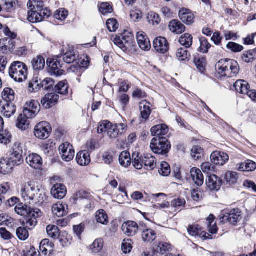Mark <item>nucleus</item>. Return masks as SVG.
<instances>
[{"instance_id": "obj_17", "label": "nucleus", "mask_w": 256, "mask_h": 256, "mask_svg": "<svg viewBox=\"0 0 256 256\" xmlns=\"http://www.w3.org/2000/svg\"><path fill=\"white\" fill-rule=\"evenodd\" d=\"M58 99L59 96L57 94H48L41 100V104L44 108H50L58 103Z\"/></svg>"}, {"instance_id": "obj_48", "label": "nucleus", "mask_w": 256, "mask_h": 256, "mask_svg": "<svg viewBox=\"0 0 256 256\" xmlns=\"http://www.w3.org/2000/svg\"><path fill=\"white\" fill-rule=\"evenodd\" d=\"M200 46L198 50L203 54H206L210 48L211 47L210 44L204 37L200 38Z\"/></svg>"}, {"instance_id": "obj_14", "label": "nucleus", "mask_w": 256, "mask_h": 256, "mask_svg": "<svg viewBox=\"0 0 256 256\" xmlns=\"http://www.w3.org/2000/svg\"><path fill=\"white\" fill-rule=\"evenodd\" d=\"M122 230L127 236H132L138 232V226L135 222L128 221L122 224Z\"/></svg>"}, {"instance_id": "obj_49", "label": "nucleus", "mask_w": 256, "mask_h": 256, "mask_svg": "<svg viewBox=\"0 0 256 256\" xmlns=\"http://www.w3.org/2000/svg\"><path fill=\"white\" fill-rule=\"evenodd\" d=\"M16 234L20 240H26L29 236L28 232L26 228L19 227L16 230Z\"/></svg>"}, {"instance_id": "obj_4", "label": "nucleus", "mask_w": 256, "mask_h": 256, "mask_svg": "<svg viewBox=\"0 0 256 256\" xmlns=\"http://www.w3.org/2000/svg\"><path fill=\"white\" fill-rule=\"evenodd\" d=\"M9 75L14 81L19 82H22L27 78V66L22 62H14L9 68Z\"/></svg>"}, {"instance_id": "obj_12", "label": "nucleus", "mask_w": 256, "mask_h": 256, "mask_svg": "<svg viewBox=\"0 0 256 256\" xmlns=\"http://www.w3.org/2000/svg\"><path fill=\"white\" fill-rule=\"evenodd\" d=\"M229 160L228 154L222 152H214L210 155V160L213 164L218 165H224Z\"/></svg>"}, {"instance_id": "obj_53", "label": "nucleus", "mask_w": 256, "mask_h": 256, "mask_svg": "<svg viewBox=\"0 0 256 256\" xmlns=\"http://www.w3.org/2000/svg\"><path fill=\"white\" fill-rule=\"evenodd\" d=\"M68 14V10L64 8H60L56 10L54 14V18L60 21H63L66 19Z\"/></svg>"}, {"instance_id": "obj_16", "label": "nucleus", "mask_w": 256, "mask_h": 256, "mask_svg": "<svg viewBox=\"0 0 256 256\" xmlns=\"http://www.w3.org/2000/svg\"><path fill=\"white\" fill-rule=\"evenodd\" d=\"M188 232L191 236L199 237L204 240L210 238V237H211V235L202 231L197 225L189 226L188 228Z\"/></svg>"}, {"instance_id": "obj_5", "label": "nucleus", "mask_w": 256, "mask_h": 256, "mask_svg": "<svg viewBox=\"0 0 256 256\" xmlns=\"http://www.w3.org/2000/svg\"><path fill=\"white\" fill-rule=\"evenodd\" d=\"M150 148L155 154L166 155L170 149L171 145L166 138H154L151 140Z\"/></svg>"}, {"instance_id": "obj_39", "label": "nucleus", "mask_w": 256, "mask_h": 256, "mask_svg": "<svg viewBox=\"0 0 256 256\" xmlns=\"http://www.w3.org/2000/svg\"><path fill=\"white\" fill-rule=\"evenodd\" d=\"M47 234L49 237L54 240L58 239L60 236L58 228L55 225H48L46 228Z\"/></svg>"}, {"instance_id": "obj_58", "label": "nucleus", "mask_w": 256, "mask_h": 256, "mask_svg": "<svg viewBox=\"0 0 256 256\" xmlns=\"http://www.w3.org/2000/svg\"><path fill=\"white\" fill-rule=\"evenodd\" d=\"M226 48L234 52H239L244 49L242 46L234 42H229L226 44Z\"/></svg>"}, {"instance_id": "obj_60", "label": "nucleus", "mask_w": 256, "mask_h": 256, "mask_svg": "<svg viewBox=\"0 0 256 256\" xmlns=\"http://www.w3.org/2000/svg\"><path fill=\"white\" fill-rule=\"evenodd\" d=\"M100 12L104 15L112 12V8L108 2H102L99 8Z\"/></svg>"}, {"instance_id": "obj_42", "label": "nucleus", "mask_w": 256, "mask_h": 256, "mask_svg": "<svg viewBox=\"0 0 256 256\" xmlns=\"http://www.w3.org/2000/svg\"><path fill=\"white\" fill-rule=\"evenodd\" d=\"M27 6L30 10L36 12H38L44 8V2L41 0H30Z\"/></svg>"}, {"instance_id": "obj_36", "label": "nucleus", "mask_w": 256, "mask_h": 256, "mask_svg": "<svg viewBox=\"0 0 256 256\" xmlns=\"http://www.w3.org/2000/svg\"><path fill=\"white\" fill-rule=\"evenodd\" d=\"M120 164L123 167L127 168L131 164L130 153L127 151L122 152L119 156Z\"/></svg>"}, {"instance_id": "obj_2", "label": "nucleus", "mask_w": 256, "mask_h": 256, "mask_svg": "<svg viewBox=\"0 0 256 256\" xmlns=\"http://www.w3.org/2000/svg\"><path fill=\"white\" fill-rule=\"evenodd\" d=\"M14 210L18 214L24 216V222L29 230H32L37 224V218L41 216L42 212L38 209H32L22 203L18 204Z\"/></svg>"}, {"instance_id": "obj_6", "label": "nucleus", "mask_w": 256, "mask_h": 256, "mask_svg": "<svg viewBox=\"0 0 256 256\" xmlns=\"http://www.w3.org/2000/svg\"><path fill=\"white\" fill-rule=\"evenodd\" d=\"M241 211L238 208L226 210L224 212L222 216H220L221 222H228L235 224L242 219Z\"/></svg>"}, {"instance_id": "obj_22", "label": "nucleus", "mask_w": 256, "mask_h": 256, "mask_svg": "<svg viewBox=\"0 0 256 256\" xmlns=\"http://www.w3.org/2000/svg\"><path fill=\"white\" fill-rule=\"evenodd\" d=\"M138 44L140 48L144 50H148L150 48V42L143 32H139L136 34Z\"/></svg>"}, {"instance_id": "obj_52", "label": "nucleus", "mask_w": 256, "mask_h": 256, "mask_svg": "<svg viewBox=\"0 0 256 256\" xmlns=\"http://www.w3.org/2000/svg\"><path fill=\"white\" fill-rule=\"evenodd\" d=\"M158 172L161 176H168L170 173V166L168 164L165 162H162L158 169Z\"/></svg>"}, {"instance_id": "obj_41", "label": "nucleus", "mask_w": 256, "mask_h": 256, "mask_svg": "<svg viewBox=\"0 0 256 256\" xmlns=\"http://www.w3.org/2000/svg\"><path fill=\"white\" fill-rule=\"evenodd\" d=\"M194 62L198 70L200 72H203L205 70L206 64L205 58L202 56H199L198 54L194 56Z\"/></svg>"}, {"instance_id": "obj_1", "label": "nucleus", "mask_w": 256, "mask_h": 256, "mask_svg": "<svg viewBox=\"0 0 256 256\" xmlns=\"http://www.w3.org/2000/svg\"><path fill=\"white\" fill-rule=\"evenodd\" d=\"M20 194L24 200L30 204H42L46 198L44 192L33 181L22 184Z\"/></svg>"}, {"instance_id": "obj_44", "label": "nucleus", "mask_w": 256, "mask_h": 256, "mask_svg": "<svg viewBox=\"0 0 256 256\" xmlns=\"http://www.w3.org/2000/svg\"><path fill=\"white\" fill-rule=\"evenodd\" d=\"M179 42L181 45L185 46L186 48H188L192 44V37L189 34H184L180 38Z\"/></svg>"}, {"instance_id": "obj_27", "label": "nucleus", "mask_w": 256, "mask_h": 256, "mask_svg": "<svg viewBox=\"0 0 256 256\" xmlns=\"http://www.w3.org/2000/svg\"><path fill=\"white\" fill-rule=\"evenodd\" d=\"M54 244L49 239L42 240L40 246V250L42 253L46 256L48 254H50L53 252Z\"/></svg>"}, {"instance_id": "obj_35", "label": "nucleus", "mask_w": 256, "mask_h": 256, "mask_svg": "<svg viewBox=\"0 0 256 256\" xmlns=\"http://www.w3.org/2000/svg\"><path fill=\"white\" fill-rule=\"evenodd\" d=\"M53 90L60 94L66 95L68 94V84L66 80L60 81L55 85Z\"/></svg>"}, {"instance_id": "obj_38", "label": "nucleus", "mask_w": 256, "mask_h": 256, "mask_svg": "<svg viewBox=\"0 0 256 256\" xmlns=\"http://www.w3.org/2000/svg\"><path fill=\"white\" fill-rule=\"evenodd\" d=\"M2 96L4 102H13L15 98L14 92L11 88H6L2 93Z\"/></svg>"}, {"instance_id": "obj_30", "label": "nucleus", "mask_w": 256, "mask_h": 256, "mask_svg": "<svg viewBox=\"0 0 256 256\" xmlns=\"http://www.w3.org/2000/svg\"><path fill=\"white\" fill-rule=\"evenodd\" d=\"M170 30L173 33L182 34L186 30L185 26L178 20H172L169 24Z\"/></svg>"}, {"instance_id": "obj_18", "label": "nucleus", "mask_w": 256, "mask_h": 256, "mask_svg": "<svg viewBox=\"0 0 256 256\" xmlns=\"http://www.w3.org/2000/svg\"><path fill=\"white\" fill-rule=\"evenodd\" d=\"M16 164L10 158H0V173L6 174L12 172L14 166Z\"/></svg>"}, {"instance_id": "obj_26", "label": "nucleus", "mask_w": 256, "mask_h": 256, "mask_svg": "<svg viewBox=\"0 0 256 256\" xmlns=\"http://www.w3.org/2000/svg\"><path fill=\"white\" fill-rule=\"evenodd\" d=\"M172 246L169 243L164 242H156L153 244V250L158 254H164L166 252L171 250Z\"/></svg>"}, {"instance_id": "obj_63", "label": "nucleus", "mask_w": 256, "mask_h": 256, "mask_svg": "<svg viewBox=\"0 0 256 256\" xmlns=\"http://www.w3.org/2000/svg\"><path fill=\"white\" fill-rule=\"evenodd\" d=\"M118 99L121 103L122 106L123 108L126 107L130 101L129 96L126 94L118 93Z\"/></svg>"}, {"instance_id": "obj_57", "label": "nucleus", "mask_w": 256, "mask_h": 256, "mask_svg": "<svg viewBox=\"0 0 256 256\" xmlns=\"http://www.w3.org/2000/svg\"><path fill=\"white\" fill-rule=\"evenodd\" d=\"M132 248V241L130 239L124 240L122 244V250L124 254L130 253Z\"/></svg>"}, {"instance_id": "obj_34", "label": "nucleus", "mask_w": 256, "mask_h": 256, "mask_svg": "<svg viewBox=\"0 0 256 256\" xmlns=\"http://www.w3.org/2000/svg\"><path fill=\"white\" fill-rule=\"evenodd\" d=\"M29 118H27L25 115L20 114L17 119L16 126L19 129L24 130L28 129L30 126V121L28 120Z\"/></svg>"}, {"instance_id": "obj_9", "label": "nucleus", "mask_w": 256, "mask_h": 256, "mask_svg": "<svg viewBox=\"0 0 256 256\" xmlns=\"http://www.w3.org/2000/svg\"><path fill=\"white\" fill-rule=\"evenodd\" d=\"M23 144L20 142L14 143L12 146V151L10 158L12 160L16 166H19L24 162L23 158Z\"/></svg>"}, {"instance_id": "obj_25", "label": "nucleus", "mask_w": 256, "mask_h": 256, "mask_svg": "<svg viewBox=\"0 0 256 256\" xmlns=\"http://www.w3.org/2000/svg\"><path fill=\"white\" fill-rule=\"evenodd\" d=\"M68 207L67 204L58 202L53 204L52 208V213L58 217H62L67 214L68 210Z\"/></svg>"}, {"instance_id": "obj_59", "label": "nucleus", "mask_w": 256, "mask_h": 256, "mask_svg": "<svg viewBox=\"0 0 256 256\" xmlns=\"http://www.w3.org/2000/svg\"><path fill=\"white\" fill-rule=\"evenodd\" d=\"M176 56L180 61H183L188 59L189 56L188 50L183 48H180L178 49L176 52Z\"/></svg>"}, {"instance_id": "obj_23", "label": "nucleus", "mask_w": 256, "mask_h": 256, "mask_svg": "<svg viewBox=\"0 0 256 256\" xmlns=\"http://www.w3.org/2000/svg\"><path fill=\"white\" fill-rule=\"evenodd\" d=\"M168 128L164 124H158L151 128L150 132L152 136L155 138H164V136L168 134Z\"/></svg>"}, {"instance_id": "obj_55", "label": "nucleus", "mask_w": 256, "mask_h": 256, "mask_svg": "<svg viewBox=\"0 0 256 256\" xmlns=\"http://www.w3.org/2000/svg\"><path fill=\"white\" fill-rule=\"evenodd\" d=\"M203 150L198 146H194L191 150V156L194 160H198L202 157Z\"/></svg>"}, {"instance_id": "obj_31", "label": "nucleus", "mask_w": 256, "mask_h": 256, "mask_svg": "<svg viewBox=\"0 0 256 256\" xmlns=\"http://www.w3.org/2000/svg\"><path fill=\"white\" fill-rule=\"evenodd\" d=\"M142 238L144 242H152L156 239V234L152 229L145 228L142 232Z\"/></svg>"}, {"instance_id": "obj_3", "label": "nucleus", "mask_w": 256, "mask_h": 256, "mask_svg": "<svg viewBox=\"0 0 256 256\" xmlns=\"http://www.w3.org/2000/svg\"><path fill=\"white\" fill-rule=\"evenodd\" d=\"M216 69L220 78L232 77L236 76L239 71V66L234 60H221L216 63Z\"/></svg>"}, {"instance_id": "obj_29", "label": "nucleus", "mask_w": 256, "mask_h": 256, "mask_svg": "<svg viewBox=\"0 0 256 256\" xmlns=\"http://www.w3.org/2000/svg\"><path fill=\"white\" fill-rule=\"evenodd\" d=\"M14 40L10 38L0 40V50L4 53L13 50L14 47Z\"/></svg>"}, {"instance_id": "obj_24", "label": "nucleus", "mask_w": 256, "mask_h": 256, "mask_svg": "<svg viewBox=\"0 0 256 256\" xmlns=\"http://www.w3.org/2000/svg\"><path fill=\"white\" fill-rule=\"evenodd\" d=\"M191 178L194 184L198 186L204 184V177L202 171L198 168H192L190 171Z\"/></svg>"}, {"instance_id": "obj_47", "label": "nucleus", "mask_w": 256, "mask_h": 256, "mask_svg": "<svg viewBox=\"0 0 256 256\" xmlns=\"http://www.w3.org/2000/svg\"><path fill=\"white\" fill-rule=\"evenodd\" d=\"M78 56L74 50H70L64 54L63 56L64 61L67 64H71L76 60Z\"/></svg>"}, {"instance_id": "obj_21", "label": "nucleus", "mask_w": 256, "mask_h": 256, "mask_svg": "<svg viewBox=\"0 0 256 256\" xmlns=\"http://www.w3.org/2000/svg\"><path fill=\"white\" fill-rule=\"evenodd\" d=\"M50 193L54 198L56 199H62L66 196V189L64 185L60 184H56L52 187Z\"/></svg>"}, {"instance_id": "obj_20", "label": "nucleus", "mask_w": 256, "mask_h": 256, "mask_svg": "<svg viewBox=\"0 0 256 256\" xmlns=\"http://www.w3.org/2000/svg\"><path fill=\"white\" fill-rule=\"evenodd\" d=\"M27 164L34 169H40L42 164V158L36 154H30L26 158Z\"/></svg>"}, {"instance_id": "obj_19", "label": "nucleus", "mask_w": 256, "mask_h": 256, "mask_svg": "<svg viewBox=\"0 0 256 256\" xmlns=\"http://www.w3.org/2000/svg\"><path fill=\"white\" fill-rule=\"evenodd\" d=\"M178 16L180 20L187 25H190L194 22V15L188 9L181 8L179 11Z\"/></svg>"}, {"instance_id": "obj_46", "label": "nucleus", "mask_w": 256, "mask_h": 256, "mask_svg": "<svg viewBox=\"0 0 256 256\" xmlns=\"http://www.w3.org/2000/svg\"><path fill=\"white\" fill-rule=\"evenodd\" d=\"M144 164L146 169L152 170L156 166V158L154 156L148 154L143 158Z\"/></svg>"}, {"instance_id": "obj_33", "label": "nucleus", "mask_w": 256, "mask_h": 256, "mask_svg": "<svg viewBox=\"0 0 256 256\" xmlns=\"http://www.w3.org/2000/svg\"><path fill=\"white\" fill-rule=\"evenodd\" d=\"M44 58L41 56H38L32 60V66L35 70H41L45 66Z\"/></svg>"}, {"instance_id": "obj_45", "label": "nucleus", "mask_w": 256, "mask_h": 256, "mask_svg": "<svg viewBox=\"0 0 256 256\" xmlns=\"http://www.w3.org/2000/svg\"><path fill=\"white\" fill-rule=\"evenodd\" d=\"M96 219L98 222L102 224H106L108 223V215L103 210H100L97 211L96 215Z\"/></svg>"}, {"instance_id": "obj_40", "label": "nucleus", "mask_w": 256, "mask_h": 256, "mask_svg": "<svg viewBox=\"0 0 256 256\" xmlns=\"http://www.w3.org/2000/svg\"><path fill=\"white\" fill-rule=\"evenodd\" d=\"M140 108L141 118L144 120H147L151 114V110L146 101L140 103Z\"/></svg>"}, {"instance_id": "obj_51", "label": "nucleus", "mask_w": 256, "mask_h": 256, "mask_svg": "<svg viewBox=\"0 0 256 256\" xmlns=\"http://www.w3.org/2000/svg\"><path fill=\"white\" fill-rule=\"evenodd\" d=\"M28 20L32 23L42 22V17L40 16L38 12L30 10L28 12Z\"/></svg>"}, {"instance_id": "obj_8", "label": "nucleus", "mask_w": 256, "mask_h": 256, "mask_svg": "<svg viewBox=\"0 0 256 256\" xmlns=\"http://www.w3.org/2000/svg\"><path fill=\"white\" fill-rule=\"evenodd\" d=\"M40 104L35 100L27 102L24 107V114L30 118H34L40 111Z\"/></svg>"}, {"instance_id": "obj_54", "label": "nucleus", "mask_w": 256, "mask_h": 256, "mask_svg": "<svg viewBox=\"0 0 256 256\" xmlns=\"http://www.w3.org/2000/svg\"><path fill=\"white\" fill-rule=\"evenodd\" d=\"M238 176L236 172H228L225 174V180L230 184H234L236 182Z\"/></svg>"}, {"instance_id": "obj_50", "label": "nucleus", "mask_w": 256, "mask_h": 256, "mask_svg": "<svg viewBox=\"0 0 256 256\" xmlns=\"http://www.w3.org/2000/svg\"><path fill=\"white\" fill-rule=\"evenodd\" d=\"M103 244L102 240L100 238L96 239L90 246V250L92 252L98 253L102 250Z\"/></svg>"}, {"instance_id": "obj_13", "label": "nucleus", "mask_w": 256, "mask_h": 256, "mask_svg": "<svg viewBox=\"0 0 256 256\" xmlns=\"http://www.w3.org/2000/svg\"><path fill=\"white\" fill-rule=\"evenodd\" d=\"M206 182L207 186L211 190H220L222 184V180L215 174L208 176Z\"/></svg>"}, {"instance_id": "obj_56", "label": "nucleus", "mask_w": 256, "mask_h": 256, "mask_svg": "<svg viewBox=\"0 0 256 256\" xmlns=\"http://www.w3.org/2000/svg\"><path fill=\"white\" fill-rule=\"evenodd\" d=\"M152 196L156 198H158L160 196L162 198V200L164 201V202L161 204H158V205H156V207L160 208H168L170 206V203L168 202H165L166 198V195L163 193H159L157 194H154Z\"/></svg>"}, {"instance_id": "obj_7", "label": "nucleus", "mask_w": 256, "mask_h": 256, "mask_svg": "<svg viewBox=\"0 0 256 256\" xmlns=\"http://www.w3.org/2000/svg\"><path fill=\"white\" fill-rule=\"evenodd\" d=\"M51 127L48 122H42L38 124L34 128V134L40 140H46L50 136Z\"/></svg>"}, {"instance_id": "obj_43", "label": "nucleus", "mask_w": 256, "mask_h": 256, "mask_svg": "<svg viewBox=\"0 0 256 256\" xmlns=\"http://www.w3.org/2000/svg\"><path fill=\"white\" fill-rule=\"evenodd\" d=\"M133 166L137 170H141L144 165L143 156H140L138 152H134L132 154Z\"/></svg>"}, {"instance_id": "obj_28", "label": "nucleus", "mask_w": 256, "mask_h": 256, "mask_svg": "<svg viewBox=\"0 0 256 256\" xmlns=\"http://www.w3.org/2000/svg\"><path fill=\"white\" fill-rule=\"evenodd\" d=\"M76 160L79 165L82 166H87L90 162V154L86 150L80 152L76 155Z\"/></svg>"}, {"instance_id": "obj_15", "label": "nucleus", "mask_w": 256, "mask_h": 256, "mask_svg": "<svg viewBox=\"0 0 256 256\" xmlns=\"http://www.w3.org/2000/svg\"><path fill=\"white\" fill-rule=\"evenodd\" d=\"M0 111L4 116L10 118L16 112V106L13 102H2L0 104Z\"/></svg>"}, {"instance_id": "obj_61", "label": "nucleus", "mask_w": 256, "mask_h": 256, "mask_svg": "<svg viewBox=\"0 0 256 256\" xmlns=\"http://www.w3.org/2000/svg\"><path fill=\"white\" fill-rule=\"evenodd\" d=\"M256 54L253 51L246 52L242 56V60L243 61L249 63L254 61L255 58Z\"/></svg>"}, {"instance_id": "obj_32", "label": "nucleus", "mask_w": 256, "mask_h": 256, "mask_svg": "<svg viewBox=\"0 0 256 256\" xmlns=\"http://www.w3.org/2000/svg\"><path fill=\"white\" fill-rule=\"evenodd\" d=\"M236 90L237 92L242 94H246L250 86L248 82L244 80H238L234 84Z\"/></svg>"}, {"instance_id": "obj_64", "label": "nucleus", "mask_w": 256, "mask_h": 256, "mask_svg": "<svg viewBox=\"0 0 256 256\" xmlns=\"http://www.w3.org/2000/svg\"><path fill=\"white\" fill-rule=\"evenodd\" d=\"M54 81L51 78H46L42 82V86L46 90L51 89L54 84Z\"/></svg>"}, {"instance_id": "obj_11", "label": "nucleus", "mask_w": 256, "mask_h": 256, "mask_svg": "<svg viewBox=\"0 0 256 256\" xmlns=\"http://www.w3.org/2000/svg\"><path fill=\"white\" fill-rule=\"evenodd\" d=\"M154 48L159 53L164 54L169 49V44L166 38L162 36L156 38L153 42Z\"/></svg>"}, {"instance_id": "obj_10", "label": "nucleus", "mask_w": 256, "mask_h": 256, "mask_svg": "<svg viewBox=\"0 0 256 256\" xmlns=\"http://www.w3.org/2000/svg\"><path fill=\"white\" fill-rule=\"evenodd\" d=\"M47 64L49 67L48 72L52 75L61 76L63 75L64 71L61 69L62 66L60 62L57 59H50L47 60Z\"/></svg>"}, {"instance_id": "obj_37", "label": "nucleus", "mask_w": 256, "mask_h": 256, "mask_svg": "<svg viewBox=\"0 0 256 256\" xmlns=\"http://www.w3.org/2000/svg\"><path fill=\"white\" fill-rule=\"evenodd\" d=\"M238 170L242 172H252L256 169V163L251 160H247L240 164Z\"/></svg>"}, {"instance_id": "obj_62", "label": "nucleus", "mask_w": 256, "mask_h": 256, "mask_svg": "<svg viewBox=\"0 0 256 256\" xmlns=\"http://www.w3.org/2000/svg\"><path fill=\"white\" fill-rule=\"evenodd\" d=\"M106 26L108 29L111 32H116L118 27L117 21L114 18L108 19L106 22Z\"/></svg>"}]
</instances>
